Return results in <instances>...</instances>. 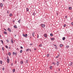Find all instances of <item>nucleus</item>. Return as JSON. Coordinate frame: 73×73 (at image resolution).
Returning <instances> with one entry per match:
<instances>
[{"mask_svg": "<svg viewBox=\"0 0 73 73\" xmlns=\"http://www.w3.org/2000/svg\"><path fill=\"white\" fill-rule=\"evenodd\" d=\"M36 14H37V11H35L33 13V15L34 16H35V15Z\"/></svg>", "mask_w": 73, "mask_h": 73, "instance_id": "f257e3e1", "label": "nucleus"}, {"mask_svg": "<svg viewBox=\"0 0 73 73\" xmlns=\"http://www.w3.org/2000/svg\"><path fill=\"white\" fill-rule=\"evenodd\" d=\"M23 37H27L28 36V35H27V34L25 35L24 34H23Z\"/></svg>", "mask_w": 73, "mask_h": 73, "instance_id": "f03ea898", "label": "nucleus"}, {"mask_svg": "<svg viewBox=\"0 0 73 73\" xmlns=\"http://www.w3.org/2000/svg\"><path fill=\"white\" fill-rule=\"evenodd\" d=\"M41 26L42 28H45V25L44 24H41Z\"/></svg>", "mask_w": 73, "mask_h": 73, "instance_id": "7ed1b4c3", "label": "nucleus"}, {"mask_svg": "<svg viewBox=\"0 0 73 73\" xmlns=\"http://www.w3.org/2000/svg\"><path fill=\"white\" fill-rule=\"evenodd\" d=\"M7 58H8L7 60V62L8 63H9V57L7 56Z\"/></svg>", "mask_w": 73, "mask_h": 73, "instance_id": "20e7f679", "label": "nucleus"}, {"mask_svg": "<svg viewBox=\"0 0 73 73\" xmlns=\"http://www.w3.org/2000/svg\"><path fill=\"white\" fill-rule=\"evenodd\" d=\"M44 36L46 38H47V34H44Z\"/></svg>", "mask_w": 73, "mask_h": 73, "instance_id": "39448f33", "label": "nucleus"}, {"mask_svg": "<svg viewBox=\"0 0 73 73\" xmlns=\"http://www.w3.org/2000/svg\"><path fill=\"white\" fill-rule=\"evenodd\" d=\"M7 30L8 31H9L10 32H11V29H10V28H8Z\"/></svg>", "mask_w": 73, "mask_h": 73, "instance_id": "423d86ee", "label": "nucleus"}, {"mask_svg": "<svg viewBox=\"0 0 73 73\" xmlns=\"http://www.w3.org/2000/svg\"><path fill=\"white\" fill-rule=\"evenodd\" d=\"M3 4L2 3H0V7H1V8H2L3 7Z\"/></svg>", "mask_w": 73, "mask_h": 73, "instance_id": "0eeeda50", "label": "nucleus"}, {"mask_svg": "<svg viewBox=\"0 0 73 73\" xmlns=\"http://www.w3.org/2000/svg\"><path fill=\"white\" fill-rule=\"evenodd\" d=\"M60 63H59V62H57L56 63V64L57 66H58L59 65V64Z\"/></svg>", "mask_w": 73, "mask_h": 73, "instance_id": "6e6552de", "label": "nucleus"}, {"mask_svg": "<svg viewBox=\"0 0 73 73\" xmlns=\"http://www.w3.org/2000/svg\"><path fill=\"white\" fill-rule=\"evenodd\" d=\"M73 64V62H71L70 64H69V65L70 66H72V64Z\"/></svg>", "mask_w": 73, "mask_h": 73, "instance_id": "1a4fd4ad", "label": "nucleus"}, {"mask_svg": "<svg viewBox=\"0 0 73 73\" xmlns=\"http://www.w3.org/2000/svg\"><path fill=\"white\" fill-rule=\"evenodd\" d=\"M14 27L15 28H16V29L17 28V26L16 25H14Z\"/></svg>", "mask_w": 73, "mask_h": 73, "instance_id": "9d476101", "label": "nucleus"}, {"mask_svg": "<svg viewBox=\"0 0 73 73\" xmlns=\"http://www.w3.org/2000/svg\"><path fill=\"white\" fill-rule=\"evenodd\" d=\"M51 40H52V41H53V40H54V38H51Z\"/></svg>", "mask_w": 73, "mask_h": 73, "instance_id": "9b49d317", "label": "nucleus"}, {"mask_svg": "<svg viewBox=\"0 0 73 73\" xmlns=\"http://www.w3.org/2000/svg\"><path fill=\"white\" fill-rule=\"evenodd\" d=\"M3 33L4 34H5V35H7V33L6 31H4Z\"/></svg>", "mask_w": 73, "mask_h": 73, "instance_id": "f8f14e48", "label": "nucleus"}, {"mask_svg": "<svg viewBox=\"0 0 73 73\" xmlns=\"http://www.w3.org/2000/svg\"><path fill=\"white\" fill-rule=\"evenodd\" d=\"M68 9L69 10H70V9L71 10L72 9V7H69Z\"/></svg>", "mask_w": 73, "mask_h": 73, "instance_id": "ddd939ff", "label": "nucleus"}, {"mask_svg": "<svg viewBox=\"0 0 73 73\" xmlns=\"http://www.w3.org/2000/svg\"><path fill=\"white\" fill-rule=\"evenodd\" d=\"M26 10V12H28V11H29V9L28 8H27Z\"/></svg>", "mask_w": 73, "mask_h": 73, "instance_id": "4468645a", "label": "nucleus"}, {"mask_svg": "<svg viewBox=\"0 0 73 73\" xmlns=\"http://www.w3.org/2000/svg\"><path fill=\"white\" fill-rule=\"evenodd\" d=\"M21 21V19H19V20L18 21V23H20Z\"/></svg>", "mask_w": 73, "mask_h": 73, "instance_id": "2eb2a0df", "label": "nucleus"}, {"mask_svg": "<svg viewBox=\"0 0 73 73\" xmlns=\"http://www.w3.org/2000/svg\"><path fill=\"white\" fill-rule=\"evenodd\" d=\"M0 41H1L2 44H4V42H3V40H1Z\"/></svg>", "mask_w": 73, "mask_h": 73, "instance_id": "dca6fc26", "label": "nucleus"}, {"mask_svg": "<svg viewBox=\"0 0 73 73\" xmlns=\"http://www.w3.org/2000/svg\"><path fill=\"white\" fill-rule=\"evenodd\" d=\"M8 55L9 56H11V52H9Z\"/></svg>", "mask_w": 73, "mask_h": 73, "instance_id": "f3484780", "label": "nucleus"}, {"mask_svg": "<svg viewBox=\"0 0 73 73\" xmlns=\"http://www.w3.org/2000/svg\"><path fill=\"white\" fill-rule=\"evenodd\" d=\"M65 40V37H63L62 38V40Z\"/></svg>", "mask_w": 73, "mask_h": 73, "instance_id": "a211bd4d", "label": "nucleus"}, {"mask_svg": "<svg viewBox=\"0 0 73 73\" xmlns=\"http://www.w3.org/2000/svg\"><path fill=\"white\" fill-rule=\"evenodd\" d=\"M59 56H60V54H59L57 56H56V58H58V57H59Z\"/></svg>", "mask_w": 73, "mask_h": 73, "instance_id": "6ab92c4d", "label": "nucleus"}, {"mask_svg": "<svg viewBox=\"0 0 73 73\" xmlns=\"http://www.w3.org/2000/svg\"><path fill=\"white\" fill-rule=\"evenodd\" d=\"M20 63L21 64H23V61H21Z\"/></svg>", "mask_w": 73, "mask_h": 73, "instance_id": "aec40b11", "label": "nucleus"}, {"mask_svg": "<svg viewBox=\"0 0 73 73\" xmlns=\"http://www.w3.org/2000/svg\"><path fill=\"white\" fill-rule=\"evenodd\" d=\"M15 72V69H13V72Z\"/></svg>", "mask_w": 73, "mask_h": 73, "instance_id": "412c9836", "label": "nucleus"}, {"mask_svg": "<svg viewBox=\"0 0 73 73\" xmlns=\"http://www.w3.org/2000/svg\"><path fill=\"white\" fill-rule=\"evenodd\" d=\"M60 47H62V44H60Z\"/></svg>", "mask_w": 73, "mask_h": 73, "instance_id": "4be33fe9", "label": "nucleus"}, {"mask_svg": "<svg viewBox=\"0 0 73 73\" xmlns=\"http://www.w3.org/2000/svg\"><path fill=\"white\" fill-rule=\"evenodd\" d=\"M0 63L1 64H3V62H2L1 60L0 61Z\"/></svg>", "mask_w": 73, "mask_h": 73, "instance_id": "5701e85b", "label": "nucleus"}, {"mask_svg": "<svg viewBox=\"0 0 73 73\" xmlns=\"http://www.w3.org/2000/svg\"><path fill=\"white\" fill-rule=\"evenodd\" d=\"M9 16L11 17V16H12V13H11L10 15H9Z\"/></svg>", "mask_w": 73, "mask_h": 73, "instance_id": "b1692460", "label": "nucleus"}, {"mask_svg": "<svg viewBox=\"0 0 73 73\" xmlns=\"http://www.w3.org/2000/svg\"><path fill=\"white\" fill-rule=\"evenodd\" d=\"M5 48L7 49H8V47L7 46H6Z\"/></svg>", "mask_w": 73, "mask_h": 73, "instance_id": "393cba45", "label": "nucleus"}, {"mask_svg": "<svg viewBox=\"0 0 73 73\" xmlns=\"http://www.w3.org/2000/svg\"><path fill=\"white\" fill-rule=\"evenodd\" d=\"M50 69H52V66H50Z\"/></svg>", "mask_w": 73, "mask_h": 73, "instance_id": "a878e982", "label": "nucleus"}, {"mask_svg": "<svg viewBox=\"0 0 73 73\" xmlns=\"http://www.w3.org/2000/svg\"><path fill=\"white\" fill-rule=\"evenodd\" d=\"M11 42L12 43H13V40L12 39L11 40Z\"/></svg>", "mask_w": 73, "mask_h": 73, "instance_id": "bb28decb", "label": "nucleus"}, {"mask_svg": "<svg viewBox=\"0 0 73 73\" xmlns=\"http://www.w3.org/2000/svg\"><path fill=\"white\" fill-rule=\"evenodd\" d=\"M50 36H53V34L52 33L50 34Z\"/></svg>", "mask_w": 73, "mask_h": 73, "instance_id": "cd10ccee", "label": "nucleus"}, {"mask_svg": "<svg viewBox=\"0 0 73 73\" xmlns=\"http://www.w3.org/2000/svg\"><path fill=\"white\" fill-rule=\"evenodd\" d=\"M29 50V48H28L26 50V51H28Z\"/></svg>", "mask_w": 73, "mask_h": 73, "instance_id": "c85d7f7f", "label": "nucleus"}, {"mask_svg": "<svg viewBox=\"0 0 73 73\" xmlns=\"http://www.w3.org/2000/svg\"><path fill=\"white\" fill-rule=\"evenodd\" d=\"M49 54H48L47 55V57H49Z\"/></svg>", "mask_w": 73, "mask_h": 73, "instance_id": "c756f323", "label": "nucleus"}, {"mask_svg": "<svg viewBox=\"0 0 73 73\" xmlns=\"http://www.w3.org/2000/svg\"><path fill=\"white\" fill-rule=\"evenodd\" d=\"M6 41L7 42H9V40H8V39Z\"/></svg>", "mask_w": 73, "mask_h": 73, "instance_id": "7c9ffc66", "label": "nucleus"}, {"mask_svg": "<svg viewBox=\"0 0 73 73\" xmlns=\"http://www.w3.org/2000/svg\"><path fill=\"white\" fill-rule=\"evenodd\" d=\"M57 49V46H55V49Z\"/></svg>", "mask_w": 73, "mask_h": 73, "instance_id": "2f4dec72", "label": "nucleus"}, {"mask_svg": "<svg viewBox=\"0 0 73 73\" xmlns=\"http://www.w3.org/2000/svg\"><path fill=\"white\" fill-rule=\"evenodd\" d=\"M22 52H23V50H21L20 51V52L22 53Z\"/></svg>", "mask_w": 73, "mask_h": 73, "instance_id": "473e14b6", "label": "nucleus"}, {"mask_svg": "<svg viewBox=\"0 0 73 73\" xmlns=\"http://www.w3.org/2000/svg\"><path fill=\"white\" fill-rule=\"evenodd\" d=\"M15 54V52H13V55H14V54Z\"/></svg>", "mask_w": 73, "mask_h": 73, "instance_id": "72a5a7b5", "label": "nucleus"}, {"mask_svg": "<svg viewBox=\"0 0 73 73\" xmlns=\"http://www.w3.org/2000/svg\"><path fill=\"white\" fill-rule=\"evenodd\" d=\"M15 55H17V52H15Z\"/></svg>", "mask_w": 73, "mask_h": 73, "instance_id": "f704fd0d", "label": "nucleus"}, {"mask_svg": "<svg viewBox=\"0 0 73 73\" xmlns=\"http://www.w3.org/2000/svg\"><path fill=\"white\" fill-rule=\"evenodd\" d=\"M52 64H53L54 65H56V63L54 62L52 63Z\"/></svg>", "mask_w": 73, "mask_h": 73, "instance_id": "c9c22d12", "label": "nucleus"}, {"mask_svg": "<svg viewBox=\"0 0 73 73\" xmlns=\"http://www.w3.org/2000/svg\"><path fill=\"white\" fill-rule=\"evenodd\" d=\"M66 24H64V27H66Z\"/></svg>", "mask_w": 73, "mask_h": 73, "instance_id": "e433bc0d", "label": "nucleus"}, {"mask_svg": "<svg viewBox=\"0 0 73 73\" xmlns=\"http://www.w3.org/2000/svg\"><path fill=\"white\" fill-rule=\"evenodd\" d=\"M11 66H13V63H12L11 64Z\"/></svg>", "mask_w": 73, "mask_h": 73, "instance_id": "4c0bfd02", "label": "nucleus"}, {"mask_svg": "<svg viewBox=\"0 0 73 73\" xmlns=\"http://www.w3.org/2000/svg\"><path fill=\"white\" fill-rule=\"evenodd\" d=\"M2 49L3 50V51H4V48H3V47H2Z\"/></svg>", "mask_w": 73, "mask_h": 73, "instance_id": "58836bf2", "label": "nucleus"}, {"mask_svg": "<svg viewBox=\"0 0 73 73\" xmlns=\"http://www.w3.org/2000/svg\"><path fill=\"white\" fill-rule=\"evenodd\" d=\"M4 69H5L4 67L3 68H2V70H4Z\"/></svg>", "mask_w": 73, "mask_h": 73, "instance_id": "ea45409f", "label": "nucleus"}, {"mask_svg": "<svg viewBox=\"0 0 73 73\" xmlns=\"http://www.w3.org/2000/svg\"><path fill=\"white\" fill-rule=\"evenodd\" d=\"M65 17L66 18V19H68V17H67V16H65Z\"/></svg>", "mask_w": 73, "mask_h": 73, "instance_id": "a19ab883", "label": "nucleus"}, {"mask_svg": "<svg viewBox=\"0 0 73 73\" xmlns=\"http://www.w3.org/2000/svg\"><path fill=\"white\" fill-rule=\"evenodd\" d=\"M32 35H33V37H34V33H33L32 34Z\"/></svg>", "mask_w": 73, "mask_h": 73, "instance_id": "79ce46f5", "label": "nucleus"}, {"mask_svg": "<svg viewBox=\"0 0 73 73\" xmlns=\"http://www.w3.org/2000/svg\"><path fill=\"white\" fill-rule=\"evenodd\" d=\"M42 46V44H41L39 45V46Z\"/></svg>", "mask_w": 73, "mask_h": 73, "instance_id": "37998d69", "label": "nucleus"}, {"mask_svg": "<svg viewBox=\"0 0 73 73\" xmlns=\"http://www.w3.org/2000/svg\"><path fill=\"white\" fill-rule=\"evenodd\" d=\"M69 45H68L67 46V48H69Z\"/></svg>", "mask_w": 73, "mask_h": 73, "instance_id": "c03bdc74", "label": "nucleus"}, {"mask_svg": "<svg viewBox=\"0 0 73 73\" xmlns=\"http://www.w3.org/2000/svg\"><path fill=\"white\" fill-rule=\"evenodd\" d=\"M71 25H73V22H72L71 23Z\"/></svg>", "mask_w": 73, "mask_h": 73, "instance_id": "a18cd8bd", "label": "nucleus"}, {"mask_svg": "<svg viewBox=\"0 0 73 73\" xmlns=\"http://www.w3.org/2000/svg\"><path fill=\"white\" fill-rule=\"evenodd\" d=\"M54 46H57V45H55V44H53Z\"/></svg>", "mask_w": 73, "mask_h": 73, "instance_id": "49530a36", "label": "nucleus"}, {"mask_svg": "<svg viewBox=\"0 0 73 73\" xmlns=\"http://www.w3.org/2000/svg\"><path fill=\"white\" fill-rule=\"evenodd\" d=\"M21 49H23V47H22V46H21Z\"/></svg>", "mask_w": 73, "mask_h": 73, "instance_id": "de8ad7c7", "label": "nucleus"}, {"mask_svg": "<svg viewBox=\"0 0 73 73\" xmlns=\"http://www.w3.org/2000/svg\"><path fill=\"white\" fill-rule=\"evenodd\" d=\"M30 45H33V44H30Z\"/></svg>", "mask_w": 73, "mask_h": 73, "instance_id": "09e8293b", "label": "nucleus"}, {"mask_svg": "<svg viewBox=\"0 0 73 73\" xmlns=\"http://www.w3.org/2000/svg\"><path fill=\"white\" fill-rule=\"evenodd\" d=\"M7 13H9V12H8V11H7Z\"/></svg>", "mask_w": 73, "mask_h": 73, "instance_id": "8fccbe9b", "label": "nucleus"}, {"mask_svg": "<svg viewBox=\"0 0 73 73\" xmlns=\"http://www.w3.org/2000/svg\"><path fill=\"white\" fill-rule=\"evenodd\" d=\"M37 36H37V38H38V36H39L38 35Z\"/></svg>", "mask_w": 73, "mask_h": 73, "instance_id": "3c124183", "label": "nucleus"}, {"mask_svg": "<svg viewBox=\"0 0 73 73\" xmlns=\"http://www.w3.org/2000/svg\"><path fill=\"white\" fill-rule=\"evenodd\" d=\"M58 70L59 71H60V68L58 69Z\"/></svg>", "mask_w": 73, "mask_h": 73, "instance_id": "603ef678", "label": "nucleus"}, {"mask_svg": "<svg viewBox=\"0 0 73 73\" xmlns=\"http://www.w3.org/2000/svg\"><path fill=\"white\" fill-rule=\"evenodd\" d=\"M72 20V18H70V20Z\"/></svg>", "mask_w": 73, "mask_h": 73, "instance_id": "864d4df0", "label": "nucleus"}, {"mask_svg": "<svg viewBox=\"0 0 73 73\" xmlns=\"http://www.w3.org/2000/svg\"><path fill=\"white\" fill-rule=\"evenodd\" d=\"M4 30H5V31H7V30H6V29H4Z\"/></svg>", "mask_w": 73, "mask_h": 73, "instance_id": "5fc2aeb1", "label": "nucleus"}, {"mask_svg": "<svg viewBox=\"0 0 73 73\" xmlns=\"http://www.w3.org/2000/svg\"><path fill=\"white\" fill-rule=\"evenodd\" d=\"M34 50H36V48H34Z\"/></svg>", "mask_w": 73, "mask_h": 73, "instance_id": "6e6d98bb", "label": "nucleus"}, {"mask_svg": "<svg viewBox=\"0 0 73 73\" xmlns=\"http://www.w3.org/2000/svg\"><path fill=\"white\" fill-rule=\"evenodd\" d=\"M3 1L4 2L5 1V0H3Z\"/></svg>", "mask_w": 73, "mask_h": 73, "instance_id": "4d7b16f0", "label": "nucleus"}, {"mask_svg": "<svg viewBox=\"0 0 73 73\" xmlns=\"http://www.w3.org/2000/svg\"><path fill=\"white\" fill-rule=\"evenodd\" d=\"M1 37V35H0V38Z\"/></svg>", "mask_w": 73, "mask_h": 73, "instance_id": "13d9d810", "label": "nucleus"}, {"mask_svg": "<svg viewBox=\"0 0 73 73\" xmlns=\"http://www.w3.org/2000/svg\"><path fill=\"white\" fill-rule=\"evenodd\" d=\"M15 37H16V35H15Z\"/></svg>", "mask_w": 73, "mask_h": 73, "instance_id": "bf43d9fd", "label": "nucleus"}, {"mask_svg": "<svg viewBox=\"0 0 73 73\" xmlns=\"http://www.w3.org/2000/svg\"><path fill=\"white\" fill-rule=\"evenodd\" d=\"M10 48H11V47H9V48L10 49Z\"/></svg>", "mask_w": 73, "mask_h": 73, "instance_id": "052dcab7", "label": "nucleus"}, {"mask_svg": "<svg viewBox=\"0 0 73 73\" xmlns=\"http://www.w3.org/2000/svg\"><path fill=\"white\" fill-rule=\"evenodd\" d=\"M61 7H64V5H62Z\"/></svg>", "mask_w": 73, "mask_h": 73, "instance_id": "680f3d73", "label": "nucleus"}, {"mask_svg": "<svg viewBox=\"0 0 73 73\" xmlns=\"http://www.w3.org/2000/svg\"><path fill=\"white\" fill-rule=\"evenodd\" d=\"M26 62H27V60L26 61Z\"/></svg>", "mask_w": 73, "mask_h": 73, "instance_id": "e2e57ef3", "label": "nucleus"}, {"mask_svg": "<svg viewBox=\"0 0 73 73\" xmlns=\"http://www.w3.org/2000/svg\"><path fill=\"white\" fill-rule=\"evenodd\" d=\"M14 21L13 22H15V21L14 20V21Z\"/></svg>", "mask_w": 73, "mask_h": 73, "instance_id": "0e129e2a", "label": "nucleus"}, {"mask_svg": "<svg viewBox=\"0 0 73 73\" xmlns=\"http://www.w3.org/2000/svg\"><path fill=\"white\" fill-rule=\"evenodd\" d=\"M57 15H58V13H57Z\"/></svg>", "mask_w": 73, "mask_h": 73, "instance_id": "69168bd1", "label": "nucleus"}]
</instances>
